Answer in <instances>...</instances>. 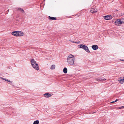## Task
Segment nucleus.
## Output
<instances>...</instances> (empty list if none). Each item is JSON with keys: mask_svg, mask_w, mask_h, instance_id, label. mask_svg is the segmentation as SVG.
Returning <instances> with one entry per match:
<instances>
[{"mask_svg": "<svg viewBox=\"0 0 124 124\" xmlns=\"http://www.w3.org/2000/svg\"><path fill=\"white\" fill-rule=\"evenodd\" d=\"M124 23V19H117L115 22L116 25L118 26L120 25L122 23Z\"/></svg>", "mask_w": 124, "mask_h": 124, "instance_id": "4", "label": "nucleus"}, {"mask_svg": "<svg viewBox=\"0 0 124 124\" xmlns=\"http://www.w3.org/2000/svg\"><path fill=\"white\" fill-rule=\"evenodd\" d=\"M52 95L49 94L48 93H45L43 94L44 96L46 98H48L51 97Z\"/></svg>", "mask_w": 124, "mask_h": 124, "instance_id": "7", "label": "nucleus"}, {"mask_svg": "<svg viewBox=\"0 0 124 124\" xmlns=\"http://www.w3.org/2000/svg\"><path fill=\"white\" fill-rule=\"evenodd\" d=\"M17 10H20L21 12H24V10H23L21 8H18Z\"/></svg>", "mask_w": 124, "mask_h": 124, "instance_id": "15", "label": "nucleus"}, {"mask_svg": "<svg viewBox=\"0 0 124 124\" xmlns=\"http://www.w3.org/2000/svg\"><path fill=\"white\" fill-rule=\"evenodd\" d=\"M115 102H114V101H113L111 102V103H114Z\"/></svg>", "mask_w": 124, "mask_h": 124, "instance_id": "23", "label": "nucleus"}, {"mask_svg": "<svg viewBox=\"0 0 124 124\" xmlns=\"http://www.w3.org/2000/svg\"><path fill=\"white\" fill-rule=\"evenodd\" d=\"M103 17L105 19L107 20H110L112 18V17L110 15L104 16Z\"/></svg>", "mask_w": 124, "mask_h": 124, "instance_id": "6", "label": "nucleus"}, {"mask_svg": "<svg viewBox=\"0 0 124 124\" xmlns=\"http://www.w3.org/2000/svg\"><path fill=\"white\" fill-rule=\"evenodd\" d=\"M70 41L71 42H73L74 43H77V44H79V41H78V42H77L75 41H72V40H70Z\"/></svg>", "mask_w": 124, "mask_h": 124, "instance_id": "19", "label": "nucleus"}, {"mask_svg": "<svg viewBox=\"0 0 124 124\" xmlns=\"http://www.w3.org/2000/svg\"><path fill=\"white\" fill-rule=\"evenodd\" d=\"M34 67H33L35 70H39V66L38 65V66H36V65H35V64H34Z\"/></svg>", "mask_w": 124, "mask_h": 124, "instance_id": "11", "label": "nucleus"}, {"mask_svg": "<svg viewBox=\"0 0 124 124\" xmlns=\"http://www.w3.org/2000/svg\"><path fill=\"white\" fill-rule=\"evenodd\" d=\"M39 123V120H37L34 121L33 124H38Z\"/></svg>", "mask_w": 124, "mask_h": 124, "instance_id": "17", "label": "nucleus"}, {"mask_svg": "<svg viewBox=\"0 0 124 124\" xmlns=\"http://www.w3.org/2000/svg\"><path fill=\"white\" fill-rule=\"evenodd\" d=\"M97 10L96 8H92V10H91V12L92 13H95L97 12Z\"/></svg>", "mask_w": 124, "mask_h": 124, "instance_id": "9", "label": "nucleus"}, {"mask_svg": "<svg viewBox=\"0 0 124 124\" xmlns=\"http://www.w3.org/2000/svg\"><path fill=\"white\" fill-rule=\"evenodd\" d=\"M0 78L1 79H2L3 80H5L6 81H7L8 82H10L11 83H12V81H10L8 79H7L6 78H3L2 77H0Z\"/></svg>", "mask_w": 124, "mask_h": 124, "instance_id": "12", "label": "nucleus"}, {"mask_svg": "<svg viewBox=\"0 0 124 124\" xmlns=\"http://www.w3.org/2000/svg\"><path fill=\"white\" fill-rule=\"evenodd\" d=\"M122 61H124V60H122Z\"/></svg>", "mask_w": 124, "mask_h": 124, "instance_id": "25", "label": "nucleus"}, {"mask_svg": "<svg viewBox=\"0 0 124 124\" xmlns=\"http://www.w3.org/2000/svg\"><path fill=\"white\" fill-rule=\"evenodd\" d=\"M11 85H13V84H10Z\"/></svg>", "mask_w": 124, "mask_h": 124, "instance_id": "24", "label": "nucleus"}, {"mask_svg": "<svg viewBox=\"0 0 124 124\" xmlns=\"http://www.w3.org/2000/svg\"><path fill=\"white\" fill-rule=\"evenodd\" d=\"M31 65L32 67H34V64L36 65V66H38V63L36 62V61H35L34 59H32L31 60Z\"/></svg>", "mask_w": 124, "mask_h": 124, "instance_id": "5", "label": "nucleus"}, {"mask_svg": "<svg viewBox=\"0 0 124 124\" xmlns=\"http://www.w3.org/2000/svg\"><path fill=\"white\" fill-rule=\"evenodd\" d=\"M118 81L121 84H123L124 83V77L122 79H118Z\"/></svg>", "mask_w": 124, "mask_h": 124, "instance_id": "10", "label": "nucleus"}, {"mask_svg": "<svg viewBox=\"0 0 124 124\" xmlns=\"http://www.w3.org/2000/svg\"><path fill=\"white\" fill-rule=\"evenodd\" d=\"M12 35L15 36H22L23 35V32L21 31H14L11 33Z\"/></svg>", "mask_w": 124, "mask_h": 124, "instance_id": "2", "label": "nucleus"}, {"mask_svg": "<svg viewBox=\"0 0 124 124\" xmlns=\"http://www.w3.org/2000/svg\"><path fill=\"white\" fill-rule=\"evenodd\" d=\"M55 68V66L54 65H52L50 68V69L51 70H54Z\"/></svg>", "mask_w": 124, "mask_h": 124, "instance_id": "16", "label": "nucleus"}, {"mask_svg": "<svg viewBox=\"0 0 124 124\" xmlns=\"http://www.w3.org/2000/svg\"><path fill=\"white\" fill-rule=\"evenodd\" d=\"M106 79L105 78L104 79H102V81H104L106 80Z\"/></svg>", "mask_w": 124, "mask_h": 124, "instance_id": "21", "label": "nucleus"}, {"mask_svg": "<svg viewBox=\"0 0 124 124\" xmlns=\"http://www.w3.org/2000/svg\"><path fill=\"white\" fill-rule=\"evenodd\" d=\"M48 18L49 19H50L51 20H56V18L54 17H52L50 16H49Z\"/></svg>", "mask_w": 124, "mask_h": 124, "instance_id": "13", "label": "nucleus"}, {"mask_svg": "<svg viewBox=\"0 0 124 124\" xmlns=\"http://www.w3.org/2000/svg\"><path fill=\"white\" fill-rule=\"evenodd\" d=\"M74 56L71 54L69 55L67 58V62L70 65L73 66L75 64Z\"/></svg>", "mask_w": 124, "mask_h": 124, "instance_id": "1", "label": "nucleus"}, {"mask_svg": "<svg viewBox=\"0 0 124 124\" xmlns=\"http://www.w3.org/2000/svg\"><path fill=\"white\" fill-rule=\"evenodd\" d=\"M124 108V106H122L121 107H119L118 108L119 109H121L123 108Z\"/></svg>", "mask_w": 124, "mask_h": 124, "instance_id": "20", "label": "nucleus"}, {"mask_svg": "<svg viewBox=\"0 0 124 124\" xmlns=\"http://www.w3.org/2000/svg\"><path fill=\"white\" fill-rule=\"evenodd\" d=\"M92 49L94 50H97L98 48V46L96 45H94L92 46Z\"/></svg>", "mask_w": 124, "mask_h": 124, "instance_id": "8", "label": "nucleus"}, {"mask_svg": "<svg viewBox=\"0 0 124 124\" xmlns=\"http://www.w3.org/2000/svg\"><path fill=\"white\" fill-rule=\"evenodd\" d=\"M94 113H93V114Z\"/></svg>", "mask_w": 124, "mask_h": 124, "instance_id": "26", "label": "nucleus"}, {"mask_svg": "<svg viewBox=\"0 0 124 124\" xmlns=\"http://www.w3.org/2000/svg\"><path fill=\"white\" fill-rule=\"evenodd\" d=\"M78 47L79 48L83 49L87 53L90 52L88 47L86 46L83 44L79 45H78Z\"/></svg>", "mask_w": 124, "mask_h": 124, "instance_id": "3", "label": "nucleus"}, {"mask_svg": "<svg viewBox=\"0 0 124 124\" xmlns=\"http://www.w3.org/2000/svg\"><path fill=\"white\" fill-rule=\"evenodd\" d=\"M67 72V70L66 67L64 68L63 69V72L64 73H66Z\"/></svg>", "mask_w": 124, "mask_h": 124, "instance_id": "14", "label": "nucleus"}, {"mask_svg": "<svg viewBox=\"0 0 124 124\" xmlns=\"http://www.w3.org/2000/svg\"><path fill=\"white\" fill-rule=\"evenodd\" d=\"M102 78H99L96 79V80L97 81H102Z\"/></svg>", "mask_w": 124, "mask_h": 124, "instance_id": "18", "label": "nucleus"}, {"mask_svg": "<svg viewBox=\"0 0 124 124\" xmlns=\"http://www.w3.org/2000/svg\"><path fill=\"white\" fill-rule=\"evenodd\" d=\"M118 100V99H117L114 101V102H116V101H117Z\"/></svg>", "mask_w": 124, "mask_h": 124, "instance_id": "22", "label": "nucleus"}]
</instances>
